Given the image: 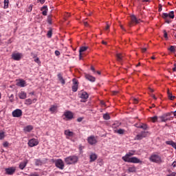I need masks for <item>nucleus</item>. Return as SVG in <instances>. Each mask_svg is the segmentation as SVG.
I'll list each match as a JSON object with an SVG mask.
<instances>
[{"label": "nucleus", "instance_id": "2eb2a0df", "mask_svg": "<svg viewBox=\"0 0 176 176\" xmlns=\"http://www.w3.org/2000/svg\"><path fill=\"white\" fill-rule=\"evenodd\" d=\"M89 49V47H81L79 50V58L82 60L83 58V52H86Z\"/></svg>", "mask_w": 176, "mask_h": 176}, {"label": "nucleus", "instance_id": "3c124183", "mask_svg": "<svg viewBox=\"0 0 176 176\" xmlns=\"http://www.w3.org/2000/svg\"><path fill=\"white\" fill-rule=\"evenodd\" d=\"M133 102H134V104H138V99L134 98L133 99Z\"/></svg>", "mask_w": 176, "mask_h": 176}, {"label": "nucleus", "instance_id": "79ce46f5", "mask_svg": "<svg viewBox=\"0 0 176 176\" xmlns=\"http://www.w3.org/2000/svg\"><path fill=\"white\" fill-rule=\"evenodd\" d=\"M52 30L47 32V36L48 38H52Z\"/></svg>", "mask_w": 176, "mask_h": 176}, {"label": "nucleus", "instance_id": "338daca9", "mask_svg": "<svg viewBox=\"0 0 176 176\" xmlns=\"http://www.w3.org/2000/svg\"><path fill=\"white\" fill-rule=\"evenodd\" d=\"M173 116H176V111H173Z\"/></svg>", "mask_w": 176, "mask_h": 176}, {"label": "nucleus", "instance_id": "052dcab7", "mask_svg": "<svg viewBox=\"0 0 176 176\" xmlns=\"http://www.w3.org/2000/svg\"><path fill=\"white\" fill-rule=\"evenodd\" d=\"M91 69L93 71V72H96V69H94V67L91 66Z\"/></svg>", "mask_w": 176, "mask_h": 176}, {"label": "nucleus", "instance_id": "6ab92c4d", "mask_svg": "<svg viewBox=\"0 0 176 176\" xmlns=\"http://www.w3.org/2000/svg\"><path fill=\"white\" fill-rule=\"evenodd\" d=\"M28 164V160H25L23 162H21L19 164V168L21 170H24V168H25V166H27V164Z\"/></svg>", "mask_w": 176, "mask_h": 176}, {"label": "nucleus", "instance_id": "9d476101", "mask_svg": "<svg viewBox=\"0 0 176 176\" xmlns=\"http://www.w3.org/2000/svg\"><path fill=\"white\" fill-rule=\"evenodd\" d=\"M22 57H23V54L21 53L17 52L12 54V58L15 61H20Z\"/></svg>", "mask_w": 176, "mask_h": 176}, {"label": "nucleus", "instance_id": "423d86ee", "mask_svg": "<svg viewBox=\"0 0 176 176\" xmlns=\"http://www.w3.org/2000/svg\"><path fill=\"white\" fill-rule=\"evenodd\" d=\"M87 141L89 145H96L97 144V138L94 135L89 136L87 139Z\"/></svg>", "mask_w": 176, "mask_h": 176}, {"label": "nucleus", "instance_id": "ddd939ff", "mask_svg": "<svg viewBox=\"0 0 176 176\" xmlns=\"http://www.w3.org/2000/svg\"><path fill=\"white\" fill-rule=\"evenodd\" d=\"M79 83L78 82V80L76 78L73 79V85L72 87V90L74 93L78 91V86Z\"/></svg>", "mask_w": 176, "mask_h": 176}, {"label": "nucleus", "instance_id": "680f3d73", "mask_svg": "<svg viewBox=\"0 0 176 176\" xmlns=\"http://www.w3.org/2000/svg\"><path fill=\"white\" fill-rule=\"evenodd\" d=\"M37 1H38V2H40L41 3H45V0H37Z\"/></svg>", "mask_w": 176, "mask_h": 176}, {"label": "nucleus", "instance_id": "b1692460", "mask_svg": "<svg viewBox=\"0 0 176 176\" xmlns=\"http://www.w3.org/2000/svg\"><path fill=\"white\" fill-rule=\"evenodd\" d=\"M89 159L91 162H96V160H97V155L96 153H91L90 155Z\"/></svg>", "mask_w": 176, "mask_h": 176}, {"label": "nucleus", "instance_id": "49530a36", "mask_svg": "<svg viewBox=\"0 0 176 176\" xmlns=\"http://www.w3.org/2000/svg\"><path fill=\"white\" fill-rule=\"evenodd\" d=\"M109 25L107 23V26L104 28V31H109Z\"/></svg>", "mask_w": 176, "mask_h": 176}, {"label": "nucleus", "instance_id": "58836bf2", "mask_svg": "<svg viewBox=\"0 0 176 176\" xmlns=\"http://www.w3.org/2000/svg\"><path fill=\"white\" fill-rule=\"evenodd\" d=\"M47 23H48V24H52V15H49L47 16Z\"/></svg>", "mask_w": 176, "mask_h": 176}, {"label": "nucleus", "instance_id": "a211bd4d", "mask_svg": "<svg viewBox=\"0 0 176 176\" xmlns=\"http://www.w3.org/2000/svg\"><path fill=\"white\" fill-rule=\"evenodd\" d=\"M57 77H58V79L59 82H60V83L62 85H64L65 83V80L63 77V74L62 73H58L57 74Z\"/></svg>", "mask_w": 176, "mask_h": 176}, {"label": "nucleus", "instance_id": "4be33fe9", "mask_svg": "<svg viewBox=\"0 0 176 176\" xmlns=\"http://www.w3.org/2000/svg\"><path fill=\"white\" fill-rule=\"evenodd\" d=\"M19 97L21 100H25V98H27V93L25 91H21L19 94Z\"/></svg>", "mask_w": 176, "mask_h": 176}, {"label": "nucleus", "instance_id": "aec40b11", "mask_svg": "<svg viewBox=\"0 0 176 176\" xmlns=\"http://www.w3.org/2000/svg\"><path fill=\"white\" fill-rule=\"evenodd\" d=\"M32 130H34V126H32V125H28L23 129L25 133H30V131H32Z\"/></svg>", "mask_w": 176, "mask_h": 176}, {"label": "nucleus", "instance_id": "c9c22d12", "mask_svg": "<svg viewBox=\"0 0 176 176\" xmlns=\"http://www.w3.org/2000/svg\"><path fill=\"white\" fill-rule=\"evenodd\" d=\"M56 110H57V107L56 106H52L51 108L50 109V112H52V113L56 112Z\"/></svg>", "mask_w": 176, "mask_h": 176}, {"label": "nucleus", "instance_id": "09e8293b", "mask_svg": "<svg viewBox=\"0 0 176 176\" xmlns=\"http://www.w3.org/2000/svg\"><path fill=\"white\" fill-rule=\"evenodd\" d=\"M30 55L32 56V57H33V58H35L36 57V54L34 52H31Z\"/></svg>", "mask_w": 176, "mask_h": 176}, {"label": "nucleus", "instance_id": "13d9d810", "mask_svg": "<svg viewBox=\"0 0 176 176\" xmlns=\"http://www.w3.org/2000/svg\"><path fill=\"white\" fill-rule=\"evenodd\" d=\"M146 51V47H144V48L142 49V53H145Z\"/></svg>", "mask_w": 176, "mask_h": 176}, {"label": "nucleus", "instance_id": "473e14b6", "mask_svg": "<svg viewBox=\"0 0 176 176\" xmlns=\"http://www.w3.org/2000/svg\"><path fill=\"white\" fill-rule=\"evenodd\" d=\"M25 104H26V105H31V104H32V100H31V99H26L25 100Z\"/></svg>", "mask_w": 176, "mask_h": 176}, {"label": "nucleus", "instance_id": "f3484780", "mask_svg": "<svg viewBox=\"0 0 176 176\" xmlns=\"http://www.w3.org/2000/svg\"><path fill=\"white\" fill-rule=\"evenodd\" d=\"M85 76L87 80H89V82H96V77L87 74H86Z\"/></svg>", "mask_w": 176, "mask_h": 176}, {"label": "nucleus", "instance_id": "f03ea898", "mask_svg": "<svg viewBox=\"0 0 176 176\" xmlns=\"http://www.w3.org/2000/svg\"><path fill=\"white\" fill-rule=\"evenodd\" d=\"M173 119H174V116H173V111L165 113L159 116V123H166V122L173 120Z\"/></svg>", "mask_w": 176, "mask_h": 176}, {"label": "nucleus", "instance_id": "f704fd0d", "mask_svg": "<svg viewBox=\"0 0 176 176\" xmlns=\"http://www.w3.org/2000/svg\"><path fill=\"white\" fill-rule=\"evenodd\" d=\"M9 8V0H4V9Z\"/></svg>", "mask_w": 176, "mask_h": 176}, {"label": "nucleus", "instance_id": "412c9836", "mask_svg": "<svg viewBox=\"0 0 176 176\" xmlns=\"http://www.w3.org/2000/svg\"><path fill=\"white\" fill-rule=\"evenodd\" d=\"M131 23H133L135 24H138L141 21V19H137V17L134 15H132L131 16Z\"/></svg>", "mask_w": 176, "mask_h": 176}, {"label": "nucleus", "instance_id": "0e129e2a", "mask_svg": "<svg viewBox=\"0 0 176 176\" xmlns=\"http://www.w3.org/2000/svg\"><path fill=\"white\" fill-rule=\"evenodd\" d=\"M32 101L33 103L36 102V98H34V99L32 100Z\"/></svg>", "mask_w": 176, "mask_h": 176}, {"label": "nucleus", "instance_id": "bf43d9fd", "mask_svg": "<svg viewBox=\"0 0 176 176\" xmlns=\"http://www.w3.org/2000/svg\"><path fill=\"white\" fill-rule=\"evenodd\" d=\"M82 120H83V118H79L77 119V122H82Z\"/></svg>", "mask_w": 176, "mask_h": 176}, {"label": "nucleus", "instance_id": "bb28decb", "mask_svg": "<svg viewBox=\"0 0 176 176\" xmlns=\"http://www.w3.org/2000/svg\"><path fill=\"white\" fill-rule=\"evenodd\" d=\"M138 129H142L143 130H148V125L146 124L142 123Z\"/></svg>", "mask_w": 176, "mask_h": 176}, {"label": "nucleus", "instance_id": "8fccbe9b", "mask_svg": "<svg viewBox=\"0 0 176 176\" xmlns=\"http://www.w3.org/2000/svg\"><path fill=\"white\" fill-rule=\"evenodd\" d=\"M60 52H59L58 50H56V51H55V55H56V56H60Z\"/></svg>", "mask_w": 176, "mask_h": 176}, {"label": "nucleus", "instance_id": "a878e982", "mask_svg": "<svg viewBox=\"0 0 176 176\" xmlns=\"http://www.w3.org/2000/svg\"><path fill=\"white\" fill-rule=\"evenodd\" d=\"M137 168L135 166H132L128 168V173H136Z\"/></svg>", "mask_w": 176, "mask_h": 176}, {"label": "nucleus", "instance_id": "393cba45", "mask_svg": "<svg viewBox=\"0 0 176 176\" xmlns=\"http://www.w3.org/2000/svg\"><path fill=\"white\" fill-rule=\"evenodd\" d=\"M65 135H67V137H74V132L67 129L65 131Z\"/></svg>", "mask_w": 176, "mask_h": 176}, {"label": "nucleus", "instance_id": "603ef678", "mask_svg": "<svg viewBox=\"0 0 176 176\" xmlns=\"http://www.w3.org/2000/svg\"><path fill=\"white\" fill-rule=\"evenodd\" d=\"M173 72H176V63L174 64V67L173 68Z\"/></svg>", "mask_w": 176, "mask_h": 176}, {"label": "nucleus", "instance_id": "1a4fd4ad", "mask_svg": "<svg viewBox=\"0 0 176 176\" xmlns=\"http://www.w3.org/2000/svg\"><path fill=\"white\" fill-rule=\"evenodd\" d=\"M63 116L65 117L66 120H72L74 119V113L70 111H67L64 113Z\"/></svg>", "mask_w": 176, "mask_h": 176}, {"label": "nucleus", "instance_id": "e2e57ef3", "mask_svg": "<svg viewBox=\"0 0 176 176\" xmlns=\"http://www.w3.org/2000/svg\"><path fill=\"white\" fill-rule=\"evenodd\" d=\"M167 94L168 96H170L171 94V92H170V89L167 90Z\"/></svg>", "mask_w": 176, "mask_h": 176}, {"label": "nucleus", "instance_id": "c03bdc74", "mask_svg": "<svg viewBox=\"0 0 176 176\" xmlns=\"http://www.w3.org/2000/svg\"><path fill=\"white\" fill-rule=\"evenodd\" d=\"M28 176H39L38 173L36 172H34L33 173H31L30 175H29Z\"/></svg>", "mask_w": 176, "mask_h": 176}, {"label": "nucleus", "instance_id": "7ed1b4c3", "mask_svg": "<svg viewBox=\"0 0 176 176\" xmlns=\"http://www.w3.org/2000/svg\"><path fill=\"white\" fill-rule=\"evenodd\" d=\"M78 156L72 155L69 156L66 158H65V162L66 164L71 165V164H75V163H78Z\"/></svg>", "mask_w": 176, "mask_h": 176}, {"label": "nucleus", "instance_id": "c85d7f7f", "mask_svg": "<svg viewBox=\"0 0 176 176\" xmlns=\"http://www.w3.org/2000/svg\"><path fill=\"white\" fill-rule=\"evenodd\" d=\"M150 119L153 123H156V122H159V117L157 116L151 117Z\"/></svg>", "mask_w": 176, "mask_h": 176}, {"label": "nucleus", "instance_id": "dca6fc26", "mask_svg": "<svg viewBox=\"0 0 176 176\" xmlns=\"http://www.w3.org/2000/svg\"><path fill=\"white\" fill-rule=\"evenodd\" d=\"M80 97L82 98L81 102H86V100L89 98V94L87 92H82Z\"/></svg>", "mask_w": 176, "mask_h": 176}, {"label": "nucleus", "instance_id": "5701e85b", "mask_svg": "<svg viewBox=\"0 0 176 176\" xmlns=\"http://www.w3.org/2000/svg\"><path fill=\"white\" fill-rule=\"evenodd\" d=\"M124 57V56L122 54H116L117 61H119V63H122V61H123V58Z\"/></svg>", "mask_w": 176, "mask_h": 176}, {"label": "nucleus", "instance_id": "ea45409f", "mask_svg": "<svg viewBox=\"0 0 176 176\" xmlns=\"http://www.w3.org/2000/svg\"><path fill=\"white\" fill-rule=\"evenodd\" d=\"M169 100H174L175 98V96H173V94H170L169 96H168Z\"/></svg>", "mask_w": 176, "mask_h": 176}, {"label": "nucleus", "instance_id": "9b49d317", "mask_svg": "<svg viewBox=\"0 0 176 176\" xmlns=\"http://www.w3.org/2000/svg\"><path fill=\"white\" fill-rule=\"evenodd\" d=\"M28 144L30 146V148H32L34 146H36V145L39 144V142L38 141V140L32 138L28 141Z\"/></svg>", "mask_w": 176, "mask_h": 176}, {"label": "nucleus", "instance_id": "6e6d98bb", "mask_svg": "<svg viewBox=\"0 0 176 176\" xmlns=\"http://www.w3.org/2000/svg\"><path fill=\"white\" fill-rule=\"evenodd\" d=\"M84 25L85 27H89V23L87 21H84Z\"/></svg>", "mask_w": 176, "mask_h": 176}, {"label": "nucleus", "instance_id": "774afa93", "mask_svg": "<svg viewBox=\"0 0 176 176\" xmlns=\"http://www.w3.org/2000/svg\"><path fill=\"white\" fill-rule=\"evenodd\" d=\"M102 45H107V42L104 41H102Z\"/></svg>", "mask_w": 176, "mask_h": 176}, {"label": "nucleus", "instance_id": "37998d69", "mask_svg": "<svg viewBox=\"0 0 176 176\" xmlns=\"http://www.w3.org/2000/svg\"><path fill=\"white\" fill-rule=\"evenodd\" d=\"M3 146H4V148H8V146H9V142H5L3 144Z\"/></svg>", "mask_w": 176, "mask_h": 176}, {"label": "nucleus", "instance_id": "5fc2aeb1", "mask_svg": "<svg viewBox=\"0 0 176 176\" xmlns=\"http://www.w3.org/2000/svg\"><path fill=\"white\" fill-rule=\"evenodd\" d=\"M176 173H172L170 175H167L166 176H175Z\"/></svg>", "mask_w": 176, "mask_h": 176}, {"label": "nucleus", "instance_id": "de8ad7c7", "mask_svg": "<svg viewBox=\"0 0 176 176\" xmlns=\"http://www.w3.org/2000/svg\"><path fill=\"white\" fill-rule=\"evenodd\" d=\"M85 148V147H84L83 146L80 145L78 149H79V151H80V152H82V151H83V148Z\"/></svg>", "mask_w": 176, "mask_h": 176}, {"label": "nucleus", "instance_id": "c756f323", "mask_svg": "<svg viewBox=\"0 0 176 176\" xmlns=\"http://www.w3.org/2000/svg\"><path fill=\"white\" fill-rule=\"evenodd\" d=\"M168 50H169V52H171V53H175L176 47L174 45H171L169 48H168Z\"/></svg>", "mask_w": 176, "mask_h": 176}, {"label": "nucleus", "instance_id": "72a5a7b5", "mask_svg": "<svg viewBox=\"0 0 176 176\" xmlns=\"http://www.w3.org/2000/svg\"><path fill=\"white\" fill-rule=\"evenodd\" d=\"M103 119H104V120H109V119H111V116H109V114L105 113L103 115Z\"/></svg>", "mask_w": 176, "mask_h": 176}, {"label": "nucleus", "instance_id": "a18cd8bd", "mask_svg": "<svg viewBox=\"0 0 176 176\" xmlns=\"http://www.w3.org/2000/svg\"><path fill=\"white\" fill-rule=\"evenodd\" d=\"M34 61H35L37 64H41V60L39 59V58H36V59H34Z\"/></svg>", "mask_w": 176, "mask_h": 176}, {"label": "nucleus", "instance_id": "4c0bfd02", "mask_svg": "<svg viewBox=\"0 0 176 176\" xmlns=\"http://www.w3.org/2000/svg\"><path fill=\"white\" fill-rule=\"evenodd\" d=\"M5 138V132L0 131V140H3Z\"/></svg>", "mask_w": 176, "mask_h": 176}, {"label": "nucleus", "instance_id": "4468645a", "mask_svg": "<svg viewBox=\"0 0 176 176\" xmlns=\"http://www.w3.org/2000/svg\"><path fill=\"white\" fill-rule=\"evenodd\" d=\"M148 135V132L146 131H142L140 133L138 134L135 137V140H142V138H145Z\"/></svg>", "mask_w": 176, "mask_h": 176}, {"label": "nucleus", "instance_id": "e433bc0d", "mask_svg": "<svg viewBox=\"0 0 176 176\" xmlns=\"http://www.w3.org/2000/svg\"><path fill=\"white\" fill-rule=\"evenodd\" d=\"M35 164L36 166H41L42 164V162L41 160H36Z\"/></svg>", "mask_w": 176, "mask_h": 176}, {"label": "nucleus", "instance_id": "7c9ffc66", "mask_svg": "<svg viewBox=\"0 0 176 176\" xmlns=\"http://www.w3.org/2000/svg\"><path fill=\"white\" fill-rule=\"evenodd\" d=\"M42 10H44L43 11V16H47V6H43L42 8Z\"/></svg>", "mask_w": 176, "mask_h": 176}, {"label": "nucleus", "instance_id": "cd10ccee", "mask_svg": "<svg viewBox=\"0 0 176 176\" xmlns=\"http://www.w3.org/2000/svg\"><path fill=\"white\" fill-rule=\"evenodd\" d=\"M18 86H20L21 87H25V81L24 80H21L18 82Z\"/></svg>", "mask_w": 176, "mask_h": 176}, {"label": "nucleus", "instance_id": "a19ab883", "mask_svg": "<svg viewBox=\"0 0 176 176\" xmlns=\"http://www.w3.org/2000/svg\"><path fill=\"white\" fill-rule=\"evenodd\" d=\"M32 8H33V6L32 4V5H30L28 10H27V12H32Z\"/></svg>", "mask_w": 176, "mask_h": 176}, {"label": "nucleus", "instance_id": "4d7b16f0", "mask_svg": "<svg viewBox=\"0 0 176 176\" xmlns=\"http://www.w3.org/2000/svg\"><path fill=\"white\" fill-rule=\"evenodd\" d=\"M162 5L160 4V5H159V10H158V11H159V12H162Z\"/></svg>", "mask_w": 176, "mask_h": 176}, {"label": "nucleus", "instance_id": "39448f33", "mask_svg": "<svg viewBox=\"0 0 176 176\" xmlns=\"http://www.w3.org/2000/svg\"><path fill=\"white\" fill-rule=\"evenodd\" d=\"M149 160L153 163H162V157L156 154H152L149 157Z\"/></svg>", "mask_w": 176, "mask_h": 176}, {"label": "nucleus", "instance_id": "f257e3e1", "mask_svg": "<svg viewBox=\"0 0 176 176\" xmlns=\"http://www.w3.org/2000/svg\"><path fill=\"white\" fill-rule=\"evenodd\" d=\"M135 155V151L131 150L128 153H126L124 156L122 157V159L124 160V162L126 163H134V164H138V163H142L140 159H138L136 157H131L134 156Z\"/></svg>", "mask_w": 176, "mask_h": 176}, {"label": "nucleus", "instance_id": "69168bd1", "mask_svg": "<svg viewBox=\"0 0 176 176\" xmlns=\"http://www.w3.org/2000/svg\"><path fill=\"white\" fill-rule=\"evenodd\" d=\"M142 2H151V0H142Z\"/></svg>", "mask_w": 176, "mask_h": 176}, {"label": "nucleus", "instance_id": "20e7f679", "mask_svg": "<svg viewBox=\"0 0 176 176\" xmlns=\"http://www.w3.org/2000/svg\"><path fill=\"white\" fill-rule=\"evenodd\" d=\"M162 17L165 20V22H166L167 24H170V23H171V20H170V19H174V17H175L174 15V11H171L169 14L163 13Z\"/></svg>", "mask_w": 176, "mask_h": 176}, {"label": "nucleus", "instance_id": "f8f14e48", "mask_svg": "<svg viewBox=\"0 0 176 176\" xmlns=\"http://www.w3.org/2000/svg\"><path fill=\"white\" fill-rule=\"evenodd\" d=\"M14 173H16V167L14 166L6 168V174L7 175H13Z\"/></svg>", "mask_w": 176, "mask_h": 176}, {"label": "nucleus", "instance_id": "0eeeda50", "mask_svg": "<svg viewBox=\"0 0 176 176\" xmlns=\"http://www.w3.org/2000/svg\"><path fill=\"white\" fill-rule=\"evenodd\" d=\"M13 118H21L23 116V111L20 109L14 110L12 113Z\"/></svg>", "mask_w": 176, "mask_h": 176}, {"label": "nucleus", "instance_id": "2f4dec72", "mask_svg": "<svg viewBox=\"0 0 176 176\" xmlns=\"http://www.w3.org/2000/svg\"><path fill=\"white\" fill-rule=\"evenodd\" d=\"M116 131V133H118V134H124L126 131L124 129H118L117 131Z\"/></svg>", "mask_w": 176, "mask_h": 176}, {"label": "nucleus", "instance_id": "6e6552de", "mask_svg": "<svg viewBox=\"0 0 176 176\" xmlns=\"http://www.w3.org/2000/svg\"><path fill=\"white\" fill-rule=\"evenodd\" d=\"M55 166L60 170H64V161L61 159H58L55 162Z\"/></svg>", "mask_w": 176, "mask_h": 176}, {"label": "nucleus", "instance_id": "864d4df0", "mask_svg": "<svg viewBox=\"0 0 176 176\" xmlns=\"http://www.w3.org/2000/svg\"><path fill=\"white\" fill-rule=\"evenodd\" d=\"M164 38H167V32L166 30H164Z\"/></svg>", "mask_w": 176, "mask_h": 176}]
</instances>
